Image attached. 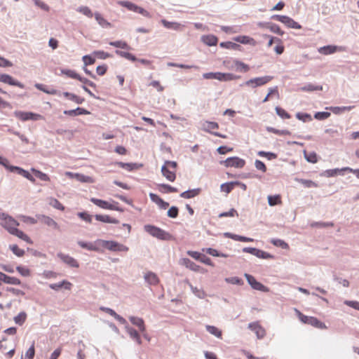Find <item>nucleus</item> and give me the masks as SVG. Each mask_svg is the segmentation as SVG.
I'll return each instance as SVG.
<instances>
[{"instance_id":"57","label":"nucleus","mask_w":359,"mask_h":359,"mask_svg":"<svg viewBox=\"0 0 359 359\" xmlns=\"http://www.w3.org/2000/svg\"><path fill=\"white\" fill-rule=\"evenodd\" d=\"M296 117L297 119H299L303 122H307V121H312L311 116L307 113L297 112L296 114Z\"/></svg>"},{"instance_id":"19","label":"nucleus","mask_w":359,"mask_h":359,"mask_svg":"<svg viewBox=\"0 0 359 359\" xmlns=\"http://www.w3.org/2000/svg\"><path fill=\"white\" fill-rule=\"evenodd\" d=\"M116 165H118L119 167L126 169L128 171H132L133 170H137L142 166V164H138L136 163H123V162H116Z\"/></svg>"},{"instance_id":"39","label":"nucleus","mask_w":359,"mask_h":359,"mask_svg":"<svg viewBox=\"0 0 359 359\" xmlns=\"http://www.w3.org/2000/svg\"><path fill=\"white\" fill-rule=\"evenodd\" d=\"M268 203L270 206H274L276 205L281 204V198L279 194H276L274 196H268Z\"/></svg>"},{"instance_id":"4","label":"nucleus","mask_w":359,"mask_h":359,"mask_svg":"<svg viewBox=\"0 0 359 359\" xmlns=\"http://www.w3.org/2000/svg\"><path fill=\"white\" fill-rule=\"evenodd\" d=\"M0 219L1 226L9 233L19 226V223L13 217L4 212H0Z\"/></svg>"},{"instance_id":"55","label":"nucleus","mask_w":359,"mask_h":359,"mask_svg":"<svg viewBox=\"0 0 359 359\" xmlns=\"http://www.w3.org/2000/svg\"><path fill=\"white\" fill-rule=\"evenodd\" d=\"M276 112L278 116H279L280 118L283 119H288L290 118L291 116L290 114H288L285 109L280 107H276L275 108Z\"/></svg>"},{"instance_id":"53","label":"nucleus","mask_w":359,"mask_h":359,"mask_svg":"<svg viewBox=\"0 0 359 359\" xmlns=\"http://www.w3.org/2000/svg\"><path fill=\"white\" fill-rule=\"evenodd\" d=\"M266 130L270 133H273L280 135H290V132L287 130H278L273 127L268 126L266 127Z\"/></svg>"},{"instance_id":"47","label":"nucleus","mask_w":359,"mask_h":359,"mask_svg":"<svg viewBox=\"0 0 359 359\" xmlns=\"http://www.w3.org/2000/svg\"><path fill=\"white\" fill-rule=\"evenodd\" d=\"M221 73L222 72H208L203 74V77L205 79H217L221 81Z\"/></svg>"},{"instance_id":"35","label":"nucleus","mask_w":359,"mask_h":359,"mask_svg":"<svg viewBox=\"0 0 359 359\" xmlns=\"http://www.w3.org/2000/svg\"><path fill=\"white\" fill-rule=\"evenodd\" d=\"M77 243L81 248L87 249L88 250H91V251H98L99 250V248L95 246V245H94L93 243H88V242H84L82 241H79L77 242Z\"/></svg>"},{"instance_id":"24","label":"nucleus","mask_w":359,"mask_h":359,"mask_svg":"<svg viewBox=\"0 0 359 359\" xmlns=\"http://www.w3.org/2000/svg\"><path fill=\"white\" fill-rule=\"evenodd\" d=\"M72 283L67 281V280H62V282L53 283L50 285V287L55 290H59L62 287H65L66 290H70L72 287Z\"/></svg>"},{"instance_id":"46","label":"nucleus","mask_w":359,"mask_h":359,"mask_svg":"<svg viewBox=\"0 0 359 359\" xmlns=\"http://www.w3.org/2000/svg\"><path fill=\"white\" fill-rule=\"evenodd\" d=\"M31 171L34 173V175L36 177H38L39 179H40L42 181H49L50 180V177H48V175L46 173L42 172L40 170H38L35 168H32Z\"/></svg>"},{"instance_id":"37","label":"nucleus","mask_w":359,"mask_h":359,"mask_svg":"<svg viewBox=\"0 0 359 359\" xmlns=\"http://www.w3.org/2000/svg\"><path fill=\"white\" fill-rule=\"evenodd\" d=\"M345 171H346V169H345V167L340 168V169L339 168L330 169V170H327L325 171V175L327 177H333L337 175H344Z\"/></svg>"},{"instance_id":"33","label":"nucleus","mask_w":359,"mask_h":359,"mask_svg":"<svg viewBox=\"0 0 359 359\" xmlns=\"http://www.w3.org/2000/svg\"><path fill=\"white\" fill-rule=\"evenodd\" d=\"M233 63L236 67V70L241 72H247L250 70V67L244 62L235 60Z\"/></svg>"},{"instance_id":"45","label":"nucleus","mask_w":359,"mask_h":359,"mask_svg":"<svg viewBox=\"0 0 359 359\" xmlns=\"http://www.w3.org/2000/svg\"><path fill=\"white\" fill-rule=\"evenodd\" d=\"M110 46H114L116 48H120L123 49L130 50L131 48L129 45L123 41H110L109 43Z\"/></svg>"},{"instance_id":"36","label":"nucleus","mask_w":359,"mask_h":359,"mask_svg":"<svg viewBox=\"0 0 359 359\" xmlns=\"http://www.w3.org/2000/svg\"><path fill=\"white\" fill-rule=\"evenodd\" d=\"M159 191L162 193H175L177 192L178 190L177 188L173 187L169 184H161L158 185Z\"/></svg>"},{"instance_id":"22","label":"nucleus","mask_w":359,"mask_h":359,"mask_svg":"<svg viewBox=\"0 0 359 359\" xmlns=\"http://www.w3.org/2000/svg\"><path fill=\"white\" fill-rule=\"evenodd\" d=\"M95 218L96 220L110 224H118L119 221L115 218L111 217L107 215H95Z\"/></svg>"},{"instance_id":"12","label":"nucleus","mask_w":359,"mask_h":359,"mask_svg":"<svg viewBox=\"0 0 359 359\" xmlns=\"http://www.w3.org/2000/svg\"><path fill=\"white\" fill-rule=\"evenodd\" d=\"M180 264L184 265V266H185L187 268L189 269L190 270H191L193 271H195V272H198V271L204 272V270L203 269H201L200 266L197 265L196 263L192 262L189 258H182L180 260Z\"/></svg>"},{"instance_id":"49","label":"nucleus","mask_w":359,"mask_h":359,"mask_svg":"<svg viewBox=\"0 0 359 359\" xmlns=\"http://www.w3.org/2000/svg\"><path fill=\"white\" fill-rule=\"evenodd\" d=\"M118 4L120 5H121L122 6L126 7L129 11H133L135 13H136L137 7H138L137 5H136L133 3H131L130 1H119Z\"/></svg>"},{"instance_id":"56","label":"nucleus","mask_w":359,"mask_h":359,"mask_svg":"<svg viewBox=\"0 0 359 359\" xmlns=\"http://www.w3.org/2000/svg\"><path fill=\"white\" fill-rule=\"evenodd\" d=\"M271 243L276 246V247H280L283 249H288L289 245L287 243H285L283 240L281 239H272L271 241Z\"/></svg>"},{"instance_id":"15","label":"nucleus","mask_w":359,"mask_h":359,"mask_svg":"<svg viewBox=\"0 0 359 359\" xmlns=\"http://www.w3.org/2000/svg\"><path fill=\"white\" fill-rule=\"evenodd\" d=\"M248 327L254 331L259 339H262L265 335V330L259 325L258 323H249Z\"/></svg>"},{"instance_id":"17","label":"nucleus","mask_w":359,"mask_h":359,"mask_svg":"<svg viewBox=\"0 0 359 359\" xmlns=\"http://www.w3.org/2000/svg\"><path fill=\"white\" fill-rule=\"evenodd\" d=\"M64 114L70 116H76L79 115H87L90 114V111L86 109L77 107L75 109L65 110Z\"/></svg>"},{"instance_id":"23","label":"nucleus","mask_w":359,"mask_h":359,"mask_svg":"<svg viewBox=\"0 0 359 359\" xmlns=\"http://www.w3.org/2000/svg\"><path fill=\"white\" fill-rule=\"evenodd\" d=\"M201 41L209 46H215L217 43V38L212 34L201 36Z\"/></svg>"},{"instance_id":"32","label":"nucleus","mask_w":359,"mask_h":359,"mask_svg":"<svg viewBox=\"0 0 359 359\" xmlns=\"http://www.w3.org/2000/svg\"><path fill=\"white\" fill-rule=\"evenodd\" d=\"M10 233L18 237L19 238H20L27 243H32L29 236L27 235H26L23 231L19 230L17 228H15V229H13V231H11Z\"/></svg>"},{"instance_id":"30","label":"nucleus","mask_w":359,"mask_h":359,"mask_svg":"<svg viewBox=\"0 0 359 359\" xmlns=\"http://www.w3.org/2000/svg\"><path fill=\"white\" fill-rule=\"evenodd\" d=\"M90 201L102 209L109 210L111 205L109 202L95 198H91Z\"/></svg>"},{"instance_id":"59","label":"nucleus","mask_w":359,"mask_h":359,"mask_svg":"<svg viewBox=\"0 0 359 359\" xmlns=\"http://www.w3.org/2000/svg\"><path fill=\"white\" fill-rule=\"evenodd\" d=\"M9 248L18 257H22L25 255V250L18 248L17 245H11Z\"/></svg>"},{"instance_id":"54","label":"nucleus","mask_w":359,"mask_h":359,"mask_svg":"<svg viewBox=\"0 0 359 359\" xmlns=\"http://www.w3.org/2000/svg\"><path fill=\"white\" fill-rule=\"evenodd\" d=\"M76 11L88 18H92L93 16L92 11L88 6H79L77 8Z\"/></svg>"},{"instance_id":"64","label":"nucleus","mask_w":359,"mask_h":359,"mask_svg":"<svg viewBox=\"0 0 359 359\" xmlns=\"http://www.w3.org/2000/svg\"><path fill=\"white\" fill-rule=\"evenodd\" d=\"M179 209L176 206H172L168 211L167 215L171 218H176L178 216Z\"/></svg>"},{"instance_id":"60","label":"nucleus","mask_w":359,"mask_h":359,"mask_svg":"<svg viewBox=\"0 0 359 359\" xmlns=\"http://www.w3.org/2000/svg\"><path fill=\"white\" fill-rule=\"evenodd\" d=\"M93 54L95 55L97 58L101 60H105L111 56V54L106 53L103 50H95L93 53Z\"/></svg>"},{"instance_id":"18","label":"nucleus","mask_w":359,"mask_h":359,"mask_svg":"<svg viewBox=\"0 0 359 359\" xmlns=\"http://www.w3.org/2000/svg\"><path fill=\"white\" fill-rule=\"evenodd\" d=\"M162 175L169 181L174 182L176 178L175 170H169L166 165H163L161 168Z\"/></svg>"},{"instance_id":"44","label":"nucleus","mask_w":359,"mask_h":359,"mask_svg":"<svg viewBox=\"0 0 359 359\" xmlns=\"http://www.w3.org/2000/svg\"><path fill=\"white\" fill-rule=\"evenodd\" d=\"M221 81H229L236 80L241 78L240 76L231 74V73H221Z\"/></svg>"},{"instance_id":"25","label":"nucleus","mask_w":359,"mask_h":359,"mask_svg":"<svg viewBox=\"0 0 359 359\" xmlns=\"http://www.w3.org/2000/svg\"><path fill=\"white\" fill-rule=\"evenodd\" d=\"M308 325L322 330L327 328V326L324 323L319 320L317 318L313 316L309 317Z\"/></svg>"},{"instance_id":"16","label":"nucleus","mask_w":359,"mask_h":359,"mask_svg":"<svg viewBox=\"0 0 359 359\" xmlns=\"http://www.w3.org/2000/svg\"><path fill=\"white\" fill-rule=\"evenodd\" d=\"M129 320L133 325L137 326L139 328L141 332H144L146 331L144 322L142 318L130 316Z\"/></svg>"},{"instance_id":"1","label":"nucleus","mask_w":359,"mask_h":359,"mask_svg":"<svg viewBox=\"0 0 359 359\" xmlns=\"http://www.w3.org/2000/svg\"><path fill=\"white\" fill-rule=\"evenodd\" d=\"M144 229L151 236L158 239L162 241H170L172 239V236L170 233L154 225L146 224L144 226Z\"/></svg>"},{"instance_id":"26","label":"nucleus","mask_w":359,"mask_h":359,"mask_svg":"<svg viewBox=\"0 0 359 359\" xmlns=\"http://www.w3.org/2000/svg\"><path fill=\"white\" fill-rule=\"evenodd\" d=\"M264 25L266 26V29H269L273 33L280 36H283L284 34V32L282 31L280 27L276 24L272 22H265Z\"/></svg>"},{"instance_id":"50","label":"nucleus","mask_w":359,"mask_h":359,"mask_svg":"<svg viewBox=\"0 0 359 359\" xmlns=\"http://www.w3.org/2000/svg\"><path fill=\"white\" fill-rule=\"evenodd\" d=\"M27 313L24 311L20 312L18 316L14 317V321L16 324L22 325L26 320Z\"/></svg>"},{"instance_id":"42","label":"nucleus","mask_w":359,"mask_h":359,"mask_svg":"<svg viewBox=\"0 0 359 359\" xmlns=\"http://www.w3.org/2000/svg\"><path fill=\"white\" fill-rule=\"evenodd\" d=\"M206 330L217 338H222V331L213 325H206Z\"/></svg>"},{"instance_id":"5","label":"nucleus","mask_w":359,"mask_h":359,"mask_svg":"<svg viewBox=\"0 0 359 359\" xmlns=\"http://www.w3.org/2000/svg\"><path fill=\"white\" fill-rule=\"evenodd\" d=\"M14 116L20 119L22 121H39L43 119V116L39 114H35L31 111H15L13 113Z\"/></svg>"},{"instance_id":"43","label":"nucleus","mask_w":359,"mask_h":359,"mask_svg":"<svg viewBox=\"0 0 359 359\" xmlns=\"http://www.w3.org/2000/svg\"><path fill=\"white\" fill-rule=\"evenodd\" d=\"M234 40L237 42H239V43H243V44H251L255 42V41L252 38L248 36H238L234 38Z\"/></svg>"},{"instance_id":"34","label":"nucleus","mask_w":359,"mask_h":359,"mask_svg":"<svg viewBox=\"0 0 359 359\" xmlns=\"http://www.w3.org/2000/svg\"><path fill=\"white\" fill-rule=\"evenodd\" d=\"M95 18L97 23L102 27H111V25L107 20H105L99 13L94 14Z\"/></svg>"},{"instance_id":"52","label":"nucleus","mask_w":359,"mask_h":359,"mask_svg":"<svg viewBox=\"0 0 359 359\" xmlns=\"http://www.w3.org/2000/svg\"><path fill=\"white\" fill-rule=\"evenodd\" d=\"M224 280L232 285H242L243 284V280L237 276L226 278Z\"/></svg>"},{"instance_id":"40","label":"nucleus","mask_w":359,"mask_h":359,"mask_svg":"<svg viewBox=\"0 0 359 359\" xmlns=\"http://www.w3.org/2000/svg\"><path fill=\"white\" fill-rule=\"evenodd\" d=\"M337 50V46H325L318 49L320 53L323 55H330L335 53Z\"/></svg>"},{"instance_id":"2","label":"nucleus","mask_w":359,"mask_h":359,"mask_svg":"<svg viewBox=\"0 0 359 359\" xmlns=\"http://www.w3.org/2000/svg\"><path fill=\"white\" fill-rule=\"evenodd\" d=\"M95 243L101 244L102 247L113 252H127L128 248L114 241L97 240Z\"/></svg>"},{"instance_id":"20","label":"nucleus","mask_w":359,"mask_h":359,"mask_svg":"<svg viewBox=\"0 0 359 359\" xmlns=\"http://www.w3.org/2000/svg\"><path fill=\"white\" fill-rule=\"evenodd\" d=\"M125 328L130 338L135 340L139 345H140L142 344V340L137 331L129 325H126Z\"/></svg>"},{"instance_id":"31","label":"nucleus","mask_w":359,"mask_h":359,"mask_svg":"<svg viewBox=\"0 0 359 359\" xmlns=\"http://www.w3.org/2000/svg\"><path fill=\"white\" fill-rule=\"evenodd\" d=\"M161 23L163 25L168 28V29H172L174 30H180L181 27H182L180 23L175 22H169L165 19L161 20Z\"/></svg>"},{"instance_id":"29","label":"nucleus","mask_w":359,"mask_h":359,"mask_svg":"<svg viewBox=\"0 0 359 359\" xmlns=\"http://www.w3.org/2000/svg\"><path fill=\"white\" fill-rule=\"evenodd\" d=\"M283 23L285 24L287 27L293 29H301L302 26L297 22H295L291 18L285 15V19L283 21Z\"/></svg>"},{"instance_id":"14","label":"nucleus","mask_w":359,"mask_h":359,"mask_svg":"<svg viewBox=\"0 0 359 359\" xmlns=\"http://www.w3.org/2000/svg\"><path fill=\"white\" fill-rule=\"evenodd\" d=\"M0 277H1V283L2 282H4L6 284L14 285H20L21 284L20 280L18 279V278L8 276L2 272H1V273H0Z\"/></svg>"},{"instance_id":"27","label":"nucleus","mask_w":359,"mask_h":359,"mask_svg":"<svg viewBox=\"0 0 359 359\" xmlns=\"http://www.w3.org/2000/svg\"><path fill=\"white\" fill-rule=\"evenodd\" d=\"M200 192H201L200 188L190 189V190H187V191H185L181 193L180 197L184 198H194V197L198 196L200 194Z\"/></svg>"},{"instance_id":"10","label":"nucleus","mask_w":359,"mask_h":359,"mask_svg":"<svg viewBox=\"0 0 359 359\" xmlns=\"http://www.w3.org/2000/svg\"><path fill=\"white\" fill-rule=\"evenodd\" d=\"M36 217L39 221L50 227H52L55 229H57L59 228L57 223L48 216L45 215H36Z\"/></svg>"},{"instance_id":"8","label":"nucleus","mask_w":359,"mask_h":359,"mask_svg":"<svg viewBox=\"0 0 359 359\" xmlns=\"http://www.w3.org/2000/svg\"><path fill=\"white\" fill-rule=\"evenodd\" d=\"M248 284L256 290L262 291V292H267L269 290L268 288L264 286L261 283L258 282L254 276L252 275H250L248 273L244 274Z\"/></svg>"},{"instance_id":"41","label":"nucleus","mask_w":359,"mask_h":359,"mask_svg":"<svg viewBox=\"0 0 359 359\" xmlns=\"http://www.w3.org/2000/svg\"><path fill=\"white\" fill-rule=\"evenodd\" d=\"M236 183L235 182L224 183L220 186V189L222 191L229 194L236 187Z\"/></svg>"},{"instance_id":"9","label":"nucleus","mask_w":359,"mask_h":359,"mask_svg":"<svg viewBox=\"0 0 359 359\" xmlns=\"http://www.w3.org/2000/svg\"><path fill=\"white\" fill-rule=\"evenodd\" d=\"M0 82L7 83L11 86H18L20 88H25V85L21 82L15 80L11 76L6 74H0Z\"/></svg>"},{"instance_id":"7","label":"nucleus","mask_w":359,"mask_h":359,"mask_svg":"<svg viewBox=\"0 0 359 359\" xmlns=\"http://www.w3.org/2000/svg\"><path fill=\"white\" fill-rule=\"evenodd\" d=\"M221 164H224L226 167H233L236 168H241L244 167L245 161L244 159L240 158L237 156L230 157L225 161H220Z\"/></svg>"},{"instance_id":"28","label":"nucleus","mask_w":359,"mask_h":359,"mask_svg":"<svg viewBox=\"0 0 359 359\" xmlns=\"http://www.w3.org/2000/svg\"><path fill=\"white\" fill-rule=\"evenodd\" d=\"M62 95L68 100H72L78 104H81L85 101L84 98L69 92H64L62 93Z\"/></svg>"},{"instance_id":"48","label":"nucleus","mask_w":359,"mask_h":359,"mask_svg":"<svg viewBox=\"0 0 359 359\" xmlns=\"http://www.w3.org/2000/svg\"><path fill=\"white\" fill-rule=\"evenodd\" d=\"M323 87L321 86H315L312 83H308L300 88L302 91H314V90H322Z\"/></svg>"},{"instance_id":"21","label":"nucleus","mask_w":359,"mask_h":359,"mask_svg":"<svg viewBox=\"0 0 359 359\" xmlns=\"http://www.w3.org/2000/svg\"><path fill=\"white\" fill-rule=\"evenodd\" d=\"M144 280L149 285L158 284L159 279L156 273L151 271L146 273L144 276Z\"/></svg>"},{"instance_id":"51","label":"nucleus","mask_w":359,"mask_h":359,"mask_svg":"<svg viewBox=\"0 0 359 359\" xmlns=\"http://www.w3.org/2000/svg\"><path fill=\"white\" fill-rule=\"evenodd\" d=\"M49 205L53 207L54 208L60 210H65L64 205L57 199L54 198H50L49 199Z\"/></svg>"},{"instance_id":"58","label":"nucleus","mask_w":359,"mask_h":359,"mask_svg":"<svg viewBox=\"0 0 359 359\" xmlns=\"http://www.w3.org/2000/svg\"><path fill=\"white\" fill-rule=\"evenodd\" d=\"M304 158L308 162L310 163H316L317 162V155L315 152L306 153V151L304 152Z\"/></svg>"},{"instance_id":"13","label":"nucleus","mask_w":359,"mask_h":359,"mask_svg":"<svg viewBox=\"0 0 359 359\" xmlns=\"http://www.w3.org/2000/svg\"><path fill=\"white\" fill-rule=\"evenodd\" d=\"M66 175L69 176L71 177H74L77 181L84 183H93L94 182L93 179L88 175H84L83 174L79 173H72L71 172H67Z\"/></svg>"},{"instance_id":"63","label":"nucleus","mask_w":359,"mask_h":359,"mask_svg":"<svg viewBox=\"0 0 359 359\" xmlns=\"http://www.w3.org/2000/svg\"><path fill=\"white\" fill-rule=\"evenodd\" d=\"M330 116V113L327 111H318L314 114V118L318 120H325Z\"/></svg>"},{"instance_id":"38","label":"nucleus","mask_w":359,"mask_h":359,"mask_svg":"<svg viewBox=\"0 0 359 359\" xmlns=\"http://www.w3.org/2000/svg\"><path fill=\"white\" fill-rule=\"evenodd\" d=\"M354 106H343V107H331L330 110L335 114H339L346 111H351Z\"/></svg>"},{"instance_id":"62","label":"nucleus","mask_w":359,"mask_h":359,"mask_svg":"<svg viewBox=\"0 0 359 359\" xmlns=\"http://www.w3.org/2000/svg\"><path fill=\"white\" fill-rule=\"evenodd\" d=\"M191 290L192 292L198 298L203 299L205 297V294L204 291L202 290H200L197 288L196 287H194L193 285H190Z\"/></svg>"},{"instance_id":"11","label":"nucleus","mask_w":359,"mask_h":359,"mask_svg":"<svg viewBox=\"0 0 359 359\" xmlns=\"http://www.w3.org/2000/svg\"><path fill=\"white\" fill-rule=\"evenodd\" d=\"M57 257L65 264L69 265L71 267L78 268L79 266V264L78 262L73 258L72 257H70L68 255H65L62 252H60L57 254Z\"/></svg>"},{"instance_id":"6","label":"nucleus","mask_w":359,"mask_h":359,"mask_svg":"<svg viewBox=\"0 0 359 359\" xmlns=\"http://www.w3.org/2000/svg\"><path fill=\"white\" fill-rule=\"evenodd\" d=\"M219 128V125L217 122L214 121H204L201 124V128L203 130L211 133L216 137H219L222 138H226V135H222L217 132H212V130L217 129Z\"/></svg>"},{"instance_id":"61","label":"nucleus","mask_w":359,"mask_h":359,"mask_svg":"<svg viewBox=\"0 0 359 359\" xmlns=\"http://www.w3.org/2000/svg\"><path fill=\"white\" fill-rule=\"evenodd\" d=\"M61 73L67 75L68 77L77 80L79 76V74H78L75 71L71 69H61Z\"/></svg>"},{"instance_id":"3","label":"nucleus","mask_w":359,"mask_h":359,"mask_svg":"<svg viewBox=\"0 0 359 359\" xmlns=\"http://www.w3.org/2000/svg\"><path fill=\"white\" fill-rule=\"evenodd\" d=\"M273 79V76H264L261 77H255L253 79H250L244 83H241L240 86H248L251 88H256L257 87L264 86L268 83Z\"/></svg>"}]
</instances>
